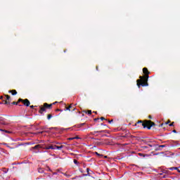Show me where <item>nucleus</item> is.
<instances>
[{"label": "nucleus", "mask_w": 180, "mask_h": 180, "mask_svg": "<svg viewBox=\"0 0 180 180\" xmlns=\"http://www.w3.org/2000/svg\"><path fill=\"white\" fill-rule=\"evenodd\" d=\"M143 72L144 75L140 76L139 79L136 80V85L139 88H141V86H148V78H150L148 75H150V72L147 68H143Z\"/></svg>", "instance_id": "1"}, {"label": "nucleus", "mask_w": 180, "mask_h": 180, "mask_svg": "<svg viewBox=\"0 0 180 180\" xmlns=\"http://www.w3.org/2000/svg\"><path fill=\"white\" fill-rule=\"evenodd\" d=\"M138 123H141L143 125V129L148 128V130H151V127L155 126V123L151 120H139Z\"/></svg>", "instance_id": "2"}, {"label": "nucleus", "mask_w": 180, "mask_h": 180, "mask_svg": "<svg viewBox=\"0 0 180 180\" xmlns=\"http://www.w3.org/2000/svg\"><path fill=\"white\" fill-rule=\"evenodd\" d=\"M4 96H6V101L5 100L3 101V102H4V105H9L11 101V96L6 94Z\"/></svg>", "instance_id": "3"}, {"label": "nucleus", "mask_w": 180, "mask_h": 180, "mask_svg": "<svg viewBox=\"0 0 180 180\" xmlns=\"http://www.w3.org/2000/svg\"><path fill=\"white\" fill-rule=\"evenodd\" d=\"M65 110H69V112H74V110H75V108L72 107V104H71L68 107H65Z\"/></svg>", "instance_id": "4"}, {"label": "nucleus", "mask_w": 180, "mask_h": 180, "mask_svg": "<svg viewBox=\"0 0 180 180\" xmlns=\"http://www.w3.org/2000/svg\"><path fill=\"white\" fill-rule=\"evenodd\" d=\"M22 103L25 106H30V101L27 98L24 99Z\"/></svg>", "instance_id": "5"}, {"label": "nucleus", "mask_w": 180, "mask_h": 180, "mask_svg": "<svg viewBox=\"0 0 180 180\" xmlns=\"http://www.w3.org/2000/svg\"><path fill=\"white\" fill-rule=\"evenodd\" d=\"M44 108H46V109H51L53 104H49L47 103H44Z\"/></svg>", "instance_id": "6"}, {"label": "nucleus", "mask_w": 180, "mask_h": 180, "mask_svg": "<svg viewBox=\"0 0 180 180\" xmlns=\"http://www.w3.org/2000/svg\"><path fill=\"white\" fill-rule=\"evenodd\" d=\"M0 124H7V123H6L5 122V118H4V117L0 116Z\"/></svg>", "instance_id": "7"}, {"label": "nucleus", "mask_w": 180, "mask_h": 180, "mask_svg": "<svg viewBox=\"0 0 180 180\" xmlns=\"http://www.w3.org/2000/svg\"><path fill=\"white\" fill-rule=\"evenodd\" d=\"M46 107H44V106L43 107H40V110H39V113L41 114V115H43V112H46Z\"/></svg>", "instance_id": "8"}, {"label": "nucleus", "mask_w": 180, "mask_h": 180, "mask_svg": "<svg viewBox=\"0 0 180 180\" xmlns=\"http://www.w3.org/2000/svg\"><path fill=\"white\" fill-rule=\"evenodd\" d=\"M32 148H33V150H39V148H43V146L38 144V145L34 146Z\"/></svg>", "instance_id": "9"}, {"label": "nucleus", "mask_w": 180, "mask_h": 180, "mask_svg": "<svg viewBox=\"0 0 180 180\" xmlns=\"http://www.w3.org/2000/svg\"><path fill=\"white\" fill-rule=\"evenodd\" d=\"M45 150H56V146L50 145L49 148H44Z\"/></svg>", "instance_id": "10"}, {"label": "nucleus", "mask_w": 180, "mask_h": 180, "mask_svg": "<svg viewBox=\"0 0 180 180\" xmlns=\"http://www.w3.org/2000/svg\"><path fill=\"white\" fill-rule=\"evenodd\" d=\"M8 94H12V95L15 96L18 95V91L16 90H10L8 91Z\"/></svg>", "instance_id": "11"}, {"label": "nucleus", "mask_w": 180, "mask_h": 180, "mask_svg": "<svg viewBox=\"0 0 180 180\" xmlns=\"http://www.w3.org/2000/svg\"><path fill=\"white\" fill-rule=\"evenodd\" d=\"M96 133H107L106 130H102V131H94L91 133V134H96Z\"/></svg>", "instance_id": "12"}, {"label": "nucleus", "mask_w": 180, "mask_h": 180, "mask_svg": "<svg viewBox=\"0 0 180 180\" xmlns=\"http://www.w3.org/2000/svg\"><path fill=\"white\" fill-rule=\"evenodd\" d=\"M86 172L87 174H84V176H89V175L91 174L89 173V168H86Z\"/></svg>", "instance_id": "13"}, {"label": "nucleus", "mask_w": 180, "mask_h": 180, "mask_svg": "<svg viewBox=\"0 0 180 180\" xmlns=\"http://www.w3.org/2000/svg\"><path fill=\"white\" fill-rule=\"evenodd\" d=\"M135 126H137V127H143V125L141 124V123H139V122H137L135 124Z\"/></svg>", "instance_id": "14"}, {"label": "nucleus", "mask_w": 180, "mask_h": 180, "mask_svg": "<svg viewBox=\"0 0 180 180\" xmlns=\"http://www.w3.org/2000/svg\"><path fill=\"white\" fill-rule=\"evenodd\" d=\"M63 146H56L55 145V150H56V148H57V150H61V148H63Z\"/></svg>", "instance_id": "15"}, {"label": "nucleus", "mask_w": 180, "mask_h": 180, "mask_svg": "<svg viewBox=\"0 0 180 180\" xmlns=\"http://www.w3.org/2000/svg\"><path fill=\"white\" fill-rule=\"evenodd\" d=\"M38 172H39V174H43V172H44V169H43L41 168H39L38 169Z\"/></svg>", "instance_id": "16"}, {"label": "nucleus", "mask_w": 180, "mask_h": 180, "mask_svg": "<svg viewBox=\"0 0 180 180\" xmlns=\"http://www.w3.org/2000/svg\"><path fill=\"white\" fill-rule=\"evenodd\" d=\"M0 131H4V133H11V131L2 129H0Z\"/></svg>", "instance_id": "17"}, {"label": "nucleus", "mask_w": 180, "mask_h": 180, "mask_svg": "<svg viewBox=\"0 0 180 180\" xmlns=\"http://www.w3.org/2000/svg\"><path fill=\"white\" fill-rule=\"evenodd\" d=\"M86 113H88L89 115H92V110H89L87 111H84Z\"/></svg>", "instance_id": "18"}, {"label": "nucleus", "mask_w": 180, "mask_h": 180, "mask_svg": "<svg viewBox=\"0 0 180 180\" xmlns=\"http://www.w3.org/2000/svg\"><path fill=\"white\" fill-rule=\"evenodd\" d=\"M51 117H53V115H51V114H49L47 115L48 120H50V119H51Z\"/></svg>", "instance_id": "19"}, {"label": "nucleus", "mask_w": 180, "mask_h": 180, "mask_svg": "<svg viewBox=\"0 0 180 180\" xmlns=\"http://www.w3.org/2000/svg\"><path fill=\"white\" fill-rule=\"evenodd\" d=\"M20 102H22L23 103V99L19 98L18 101H17V103H20Z\"/></svg>", "instance_id": "20"}, {"label": "nucleus", "mask_w": 180, "mask_h": 180, "mask_svg": "<svg viewBox=\"0 0 180 180\" xmlns=\"http://www.w3.org/2000/svg\"><path fill=\"white\" fill-rule=\"evenodd\" d=\"M96 155H98V157H103V155L98 153V152H95Z\"/></svg>", "instance_id": "21"}, {"label": "nucleus", "mask_w": 180, "mask_h": 180, "mask_svg": "<svg viewBox=\"0 0 180 180\" xmlns=\"http://www.w3.org/2000/svg\"><path fill=\"white\" fill-rule=\"evenodd\" d=\"M139 155H140V157H146V155L143 153H139Z\"/></svg>", "instance_id": "22"}, {"label": "nucleus", "mask_w": 180, "mask_h": 180, "mask_svg": "<svg viewBox=\"0 0 180 180\" xmlns=\"http://www.w3.org/2000/svg\"><path fill=\"white\" fill-rule=\"evenodd\" d=\"M73 162H74V164H76V165H77L78 164V160H73Z\"/></svg>", "instance_id": "23"}, {"label": "nucleus", "mask_w": 180, "mask_h": 180, "mask_svg": "<svg viewBox=\"0 0 180 180\" xmlns=\"http://www.w3.org/2000/svg\"><path fill=\"white\" fill-rule=\"evenodd\" d=\"M12 105H18V102L13 101L11 103Z\"/></svg>", "instance_id": "24"}, {"label": "nucleus", "mask_w": 180, "mask_h": 180, "mask_svg": "<svg viewBox=\"0 0 180 180\" xmlns=\"http://www.w3.org/2000/svg\"><path fill=\"white\" fill-rule=\"evenodd\" d=\"M164 147H165V145H160L159 146V148H164Z\"/></svg>", "instance_id": "25"}, {"label": "nucleus", "mask_w": 180, "mask_h": 180, "mask_svg": "<svg viewBox=\"0 0 180 180\" xmlns=\"http://www.w3.org/2000/svg\"><path fill=\"white\" fill-rule=\"evenodd\" d=\"M100 119H101V120H108L107 119H105V118L103 117H101Z\"/></svg>", "instance_id": "26"}, {"label": "nucleus", "mask_w": 180, "mask_h": 180, "mask_svg": "<svg viewBox=\"0 0 180 180\" xmlns=\"http://www.w3.org/2000/svg\"><path fill=\"white\" fill-rule=\"evenodd\" d=\"M84 125H85V123H82V124H80L79 125V127H81L84 126Z\"/></svg>", "instance_id": "27"}, {"label": "nucleus", "mask_w": 180, "mask_h": 180, "mask_svg": "<svg viewBox=\"0 0 180 180\" xmlns=\"http://www.w3.org/2000/svg\"><path fill=\"white\" fill-rule=\"evenodd\" d=\"M169 169L170 171H174V169H174V167H169Z\"/></svg>", "instance_id": "28"}, {"label": "nucleus", "mask_w": 180, "mask_h": 180, "mask_svg": "<svg viewBox=\"0 0 180 180\" xmlns=\"http://www.w3.org/2000/svg\"><path fill=\"white\" fill-rule=\"evenodd\" d=\"M42 148H50V146H45V147L42 146Z\"/></svg>", "instance_id": "29"}, {"label": "nucleus", "mask_w": 180, "mask_h": 180, "mask_svg": "<svg viewBox=\"0 0 180 180\" xmlns=\"http://www.w3.org/2000/svg\"><path fill=\"white\" fill-rule=\"evenodd\" d=\"M174 123H175V122H172L169 126L172 127V126H174Z\"/></svg>", "instance_id": "30"}, {"label": "nucleus", "mask_w": 180, "mask_h": 180, "mask_svg": "<svg viewBox=\"0 0 180 180\" xmlns=\"http://www.w3.org/2000/svg\"><path fill=\"white\" fill-rule=\"evenodd\" d=\"M169 123H171V120H168V121L165 123V124H169Z\"/></svg>", "instance_id": "31"}, {"label": "nucleus", "mask_w": 180, "mask_h": 180, "mask_svg": "<svg viewBox=\"0 0 180 180\" xmlns=\"http://www.w3.org/2000/svg\"><path fill=\"white\" fill-rule=\"evenodd\" d=\"M73 139H74V140H78V139H79V137H78V136H76V137H73Z\"/></svg>", "instance_id": "32"}, {"label": "nucleus", "mask_w": 180, "mask_h": 180, "mask_svg": "<svg viewBox=\"0 0 180 180\" xmlns=\"http://www.w3.org/2000/svg\"><path fill=\"white\" fill-rule=\"evenodd\" d=\"M101 137H108V135L103 134V135L101 136Z\"/></svg>", "instance_id": "33"}, {"label": "nucleus", "mask_w": 180, "mask_h": 180, "mask_svg": "<svg viewBox=\"0 0 180 180\" xmlns=\"http://www.w3.org/2000/svg\"><path fill=\"white\" fill-rule=\"evenodd\" d=\"M30 108L31 109H33V108H34V105H30Z\"/></svg>", "instance_id": "34"}, {"label": "nucleus", "mask_w": 180, "mask_h": 180, "mask_svg": "<svg viewBox=\"0 0 180 180\" xmlns=\"http://www.w3.org/2000/svg\"><path fill=\"white\" fill-rule=\"evenodd\" d=\"M98 120H99V118H95V119H94V122H96V121H98Z\"/></svg>", "instance_id": "35"}, {"label": "nucleus", "mask_w": 180, "mask_h": 180, "mask_svg": "<svg viewBox=\"0 0 180 180\" xmlns=\"http://www.w3.org/2000/svg\"><path fill=\"white\" fill-rule=\"evenodd\" d=\"M112 122H113V120H108V123H112Z\"/></svg>", "instance_id": "36"}, {"label": "nucleus", "mask_w": 180, "mask_h": 180, "mask_svg": "<svg viewBox=\"0 0 180 180\" xmlns=\"http://www.w3.org/2000/svg\"><path fill=\"white\" fill-rule=\"evenodd\" d=\"M68 140H74V137H72V138H69Z\"/></svg>", "instance_id": "37"}, {"label": "nucleus", "mask_w": 180, "mask_h": 180, "mask_svg": "<svg viewBox=\"0 0 180 180\" xmlns=\"http://www.w3.org/2000/svg\"><path fill=\"white\" fill-rule=\"evenodd\" d=\"M148 118H149V119H153V117H151V115H149V116H148Z\"/></svg>", "instance_id": "38"}, {"label": "nucleus", "mask_w": 180, "mask_h": 180, "mask_svg": "<svg viewBox=\"0 0 180 180\" xmlns=\"http://www.w3.org/2000/svg\"><path fill=\"white\" fill-rule=\"evenodd\" d=\"M0 99H4V96H0Z\"/></svg>", "instance_id": "39"}, {"label": "nucleus", "mask_w": 180, "mask_h": 180, "mask_svg": "<svg viewBox=\"0 0 180 180\" xmlns=\"http://www.w3.org/2000/svg\"><path fill=\"white\" fill-rule=\"evenodd\" d=\"M148 147H153V145H148Z\"/></svg>", "instance_id": "40"}, {"label": "nucleus", "mask_w": 180, "mask_h": 180, "mask_svg": "<svg viewBox=\"0 0 180 180\" xmlns=\"http://www.w3.org/2000/svg\"><path fill=\"white\" fill-rule=\"evenodd\" d=\"M162 124H161L160 125H159V127H162Z\"/></svg>", "instance_id": "41"}, {"label": "nucleus", "mask_w": 180, "mask_h": 180, "mask_svg": "<svg viewBox=\"0 0 180 180\" xmlns=\"http://www.w3.org/2000/svg\"><path fill=\"white\" fill-rule=\"evenodd\" d=\"M173 133H176V130H173Z\"/></svg>", "instance_id": "42"}, {"label": "nucleus", "mask_w": 180, "mask_h": 180, "mask_svg": "<svg viewBox=\"0 0 180 180\" xmlns=\"http://www.w3.org/2000/svg\"><path fill=\"white\" fill-rule=\"evenodd\" d=\"M53 129H54V128L51 127V128H49V130H53Z\"/></svg>", "instance_id": "43"}, {"label": "nucleus", "mask_w": 180, "mask_h": 180, "mask_svg": "<svg viewBox=\"0 0 180 180\" xmlns=\"http://www.w3.org/2000/svg\"><path fill=\"white\" fill-rule=\"evenodd\" d=\"M174 169H176V171H178V167H174Z\"/></svg>", "instance_id": "44"}, {"label": "nucleus", "mask_w": 180, "mask_h": 180, "mask_svg": "<svg viewBox=\"0 0 180 180\" xmlns=\"http://www.w3.org/2000/svg\"><path fill=\"white\" fill-rule=\"evenodd\" d=\"M177 172L180 174V170H179V169H177Z\"/></svg>", "instance_id": "45"}, {"label": "nucleus", "mask_w": 180, "mask_h": 180, "mask_svg": "<svg viewBox=\"0 0 180 180\" xmlns=\"http://www.w3.org/2000/svg\"><path fill=\"white\" fill-rule=\"evenodd\" d=\"M94 113H96V114L98 113V112H96V111H94Z\"/></svg>", "instance_id": "46"}, {"label": "nucleus", "mask_w": 180, "mask_h": 180, "mask_svg": "<svg viewBox=\"0 0 180 180\" xmlns=\"http://www.w3.org/2000/svg\"><path fill=\"white\" fill-rule=\"evenodd\" d=\"M56 103H57V102H55V103H53V105H56Z\"/></svg>", "instance_id": "47"}, {"label": "nucleus", "mask_w": 180, "mask_h": 180, "mask_svg": "<svg viewBox=\"0 0 180 180\" xmlns=\"http://www.w3.org/2000/svg\"><path fill=\"white\" fill-rule=\"evenodd\" d=\"M40 133H41V134H43V133H44V131H41Z\"/></svg>", "instance_id": "48"}, {"label": "nucleus", "mask_w": 180, "mask_h": 180, "mask_svg": "<svg viewBox=\"0 0 180 180\" xmlns=\"http://www.w3.org/2000/svg\"><path fill=\"white\" fill-rule=\"evenodd\" d=\"M144 148H148V146H145Z\"/></svg>", "instance_id": "49"}, {"label": "nucleus", "mask_w": 180, "mask_h": 180, "mask_svg": "<svg viewBox=\"0 0 180 180\" xmlns=\"http://www.w3.org/2000/svg\"><path fill=\"white\" fill-rule=\"evenodd\" d=\"M105 158H108V156H105Z\"/></svg>", "instance_id": "50"}, {"label": "nucleus", "mask_w": 180, "mask_h": 180, "mask_svg": "<svg viewBox=\"0 0 180 180\" xmlns=\"http://www.w3.org/2000/svg\"><path fill=\"white\" fill-rule=\"evenodd\" d=\"M96 70H98V67H96Z\"/></svg>", "instance_id": "51"}, {"label": "nucleus", "mask_w": 180, "mask_h": 180, "mask_svg": "<svg viewBox=\"0 0 180 180\" xmlns=\"http://www.w3.org/2000/svg\"><path fill=\"white\" fill-rule=\"evenodd\" d=\"M19 106H22V105H19Z\"/></svg>", "instance_id": "52"}, {"label": "nucleus", "mask_w": 180, "mask_h": 180, "mask_svg": "<svg viewBox=\"0 0 180 180\" xmlns=\"http://www.w3.org/2000/svg\"><path fill=\"white\" fill-rule=\"evenodd\" d=\"M2 103H0V105H1Z\"/></svg>", "instance_id": "53"}]
</instances>
